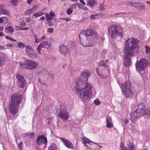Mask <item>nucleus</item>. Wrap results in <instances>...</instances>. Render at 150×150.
Instances as JSON below:
<instances>
[{"instance_id":"nucleus-12","label":"nucleus","mask_w":150,"mask_h":150,"mask_svg":"<svg viewBox=\"0 0 150 150\" xmlns=\"http://www.w3.org/2000/svg\"><path fill=\"white\" fill-rule=\"evenodd\" d=\"M58 138L62 141L63 144L67 147L71 149H74V145L69 140L63 137H58Z\"/></svg>"},{"instance_id":"nucleus-59","label":"nucleus","mask_w":150,"mask_h":150,"mask_svg":"<svg viewBox=\"0 0 150 150\" xmlns=\"http://www.w3.org/2000/svg\"><path fill=\"white\" fill-rule=\"evenodd\" d=\"M48 24L49 26H52L53 25L52 22L51 21H48Z\"/></svg>"},{"instance_id":"nucleus-54","label":"nucleus","mask_w":150,"mask_h":150,"mask_svg":"<svg viewBox=\"0 0 150 150\" xmlns=\"http://www.w3.org/2000/svg\"><path fill=\"white\" fill-rule=\"evenodd\" d=\"M3 20H4V21H5L6 23H7L8 21V18L7 17H2Z\"/></svg>"},{"instance_id":"nucleus-51","label":"nucleus","mask_w":150,"mask_h":150,"mask_svg":"<svg viewBox=\"0 0 150 150\" xmlns=\"http://www.w3.org/2000/svg\"><path fill=\"white\" fill-rule=\"evenodd\" d=\"M141 7H139L138 10H141L142 9H144L145 8V6L142 4L141 6Z\"/></svg>"},{"instance_id":"nucleus-53","label":"nucleus","mask_w":150,"mask_h":150,"mask_svg":"<svg viewBox=\"0 0 150 150\" xmlns=\"http://www.w3.org/2000/svg\"><path fill=\"white\" fill-rule=\"evenodd\" d=\"M94 103L96 105H99L100 104V102L98 100H95L94 101Z\"/></svg>"},{"instance_id":"nucleus-55","label":"nucleus","mask_w":150,"mask_h":150,"mask_svg":"<svg viewBox=\"0 0 150 150\" xmlns=\"http://www.w3.org/2000/svg\"><path fill=\"white\" fill-rule=\"evenodd\" d=\"M127 145L128 146H131V145H133L130 141H127Z\"/></svg>"},{"instance_id":"nucleus-5","label":"nucleus","mask_w":150,"mask_h":150,"mask_svg":"<svg viewBox=\"0 0 150 150\" xmlns=\"http://www.w3.org/2000/svg\"><path fill=\"white\" fill-rule=\"evenodd\" d=\"M108 32L111 38L115 39L117 37H122L123 29L116 25H112L109 27Z\"/></svg>"},{"instance_id":"nucleus-8","label":"nucleus","mask_w":150,"mask_h":150,"mask_svg":"<svg viewBox=\"0 0 150 150\" xmlns=\"http://www.w3.org/2000/svg\"><path fill=\"white\" fill-rule=\"evenodd\" d=\"M94 35H95V38L97 39L98 38V34L96 32L91 29H86L81 32L79 34V38H82Z\"/></svg>"},{"instance_id":"nucleus-28","label":"nucleus","mask_w":150,"mask_h":150,"mask_svg":"<svg viewBox=\"0 0 150 150\" xmlns=\"http://www.w3.org/2000/svg\"><path fill=\"white\" fill-rule=\"evenodd\" d=\"M41 47L44 48H46L48 45V43L46 41H43L39 45Z\"/></svg>"},{"instance_id":"nucleus-60","label":"nucleus","mask_w":150,"mask_h":150,"mask_svg":"<svg viewBox=\"0 0 150 150\" xmlns=\"http://www.w3.org/2000/svg\"><path fill=\"white\" fill-rule=\"evenodd\" d=\"M30 20H31L30 18L28 17L26 19V22L28 23L30 22Z\"/></svg>"},{"instance_id":"nucleus-50","label":"nucleus","mask_w":150,"mask_h":150,"mask_svg":"<svg viewBox=\"0 0 150 150\" xmlns=\"http://www.w3.org/2000/svg\"><path fill=\"white\" fill-rule=\"evenodd\" d=\"M27 135L29 136H30L29 137L30 138L33 137L34 135V133L32 132V133H27Z\"/></svg>"},{"instance_id":"nucleus-25","label":"nucleus","mask_w":150,"mask_h":150,"mask_svg":"<svg viewBox=\"0 0 150 150\" xmlns=\"http://www.w3.org/2000/svg\"><path fill=\"white\" fill-rule=\"evenodd\" d=\"M81 140H82L83 144H86L87 143L89 144L91 142L90 140L84 137H82Z\"/></svg>"},{"instance_id":"nucleus-41","label":"nucleus","mask_w":150,"mask_h":150,"mask_svg":"<svg viewBox=\"0 0 150 150\" xmlns=\"http://www.w3.org/2000/svg\"><path fill=\"white\" fill-rule=\"evenodd\" d=\"M17 2V0H12L11 2V3L13 6H16Z\"/></svg>"},{"instance_id":"nucleus-10","label":"nucleus","mask_w":150,"mask_h":150,"mask_svg":"<svg viewBox=\"0 0 150 150\" xmlns=\"http://www.w3.org/2000/svg\"><path fill=\"white\" fill-rule=\"evenodd\" d=\"M36 142L38 145H41L44 144L46 146L47 143V138L43 135H39L37 137Z\"/></svg>"},{"instance_id":"nucleus-62","label":"nucleus","mask_w":150,"mask_h":150,"mask_svg":"<svg viewBox=\"0 0 150 150\" xmlns=\"http://www.w3.org/2000/svg\"><path fill=\"white\" fill-rule=\"evenodd\" d=\"M3 17L0 18V23H2L4 22V21L3 20Z\"/></svg>"},{"instance_id":"nucleus-47","label":"nucleus","mask_w":150,"mask_h":150,"mask_svg":"<svg viewBox=\"0 0 150 150\" xmlns=\"http://www.w3.org/2000/svg\"><path fill=\"white\" fill-rule=\"evenodd\" d=\"M134 2H129L127 3V5L129 6H130L131 5L132 6L134 7Z\"/></svg>"},{"instance_id":"nucleus-32","label":"nucleus","mask_w":150,"mask_h":150,"mask_svg":"<svg viewBox=\"0 0 150 150\" xmlns=\"http://www.w3.org/2000/svg\"><path fill=\"white\" fill-rule=\"evenodd\" d=\"M44 12H40L34 13L33 16L35 17H40L44 15Z\"/></svg>"},{"instance_id":"nucleus-35","label":"nucleus","mask_w":150,"mask_h":150,"mask_svg":"<svg viewBox=\"0 0 150 150\" xmlns=\"http://www.w3.org/2000/svg\"><path fill=\"white\" fill-rule=\"evenodd\" d=\"M134 7L136 8L137 9L139 7H141V6L142 4L140 3L135 2H134Z\"/></svg>"},{"instance_id":"nucleus-15","label":"nucleus","mask_w":150,"mask_h":150,"mask_svg":"<svg viewBox=\"0 0 150 150\" xmlns=\"http://www.w3.org/2000/svg\"><path fill=\"white\" fill-rule=\"evenodd\" d=\"M79 38L80 40V42L81 44L83 46L85 47H92V46L94 44L92 45V44H89L90 40L88 39H86L85 41L84 40V38Z\"/></svg>"},{"instance_id":"nucleus-3","label":"nucleus","mask_w":150,"mask_h":150,"mask_svg":"<svg viewBox=\"0 0 150 150\" xmlns=\"http://www.w3.org/2000/svg\"><path fill=\"white\" fill-rule=\"evenodd\" d=\"M23 99V96L18 94L13 95L11 96L9 110L10 113L13 115L16 114L19 110V107Z\"/></svg>"},{"instance_id":"nucleus-39","label":"nucleus","mask_w":150,"mask_h":150,"mask_svg":"<svg viewBox=\"0 0 150 150\" xmlns=\"http://www.w3.org/2000/svg\"><path fill=\"white\" fill-rule=\"evenodd\" d=\"M73 12V10L72 8H68L67 10L66 13L69 15L71 14Z\"/></svg>"},{"instance_id":"nucleus-13","label":"nucleus","mask_w":150,"mask_h":150,"mask_svg":"<svg viewBox=\"0 0 150 150\" xmlns=\"http://www.w3.org/2000/svg\"><path fill=\"white\" fill-rule=\"evenodd\" d=\"M59 51L60 54L66 55L69 52V50L67 46L62 45L59 46Z\"/></svg>"},{"instance_id":"nucleus-58","label":"nucleus","mask_w":150,"mask_h":150,"mask_svg":"<svg viewBox=\"0 0 150 150\" xmlns=\"http://www.w3.org/2000/svg\"><path fill=\"white\" fill-rule=\"evenodd\" d=\"M49 15L51 17H53L55 16V14L53 12H50Z\"/></svg>"},{"instance_id":"nucleus-1","label":"nucleus","mask_w":150,"mask_h":150,"mask_svg":"<svg viewBox=\"0 0 150 150\" xmlns=\"http://www.w3.org/2000/svg\"><path fill=\"white\" fill-rule=\"evenodd\" d=\"M91 75L90 72L85 70L81 72L80 77L77 78L75 81V89L79 98L84 102L90 99V92L92 88L91 84L87 82L88 78Z\"/></svg>"},{"instance_id":"nucleus-36","label":"nucleus","mask_w":150,"mask_h":150,"mask_svg":"<svg viewBox=\"0 0 150 150\" xmlns=\"http://www.w3.org/2000/svg\"><path fill=\"white\" fill-rule=\"evenodd\" d=\"M18 147L20 150H22L23 148V142H20V143L18 144Z\"/></svg>"},{"instance_id":"nucleus-6","label":"nucleus","mask_w":150,"mask_h":150,"mask_svg":"<svg viewBox=\"0 0 150 150\" xmlns=\"http://www.w3.org/2000/svg\"><path fill=\"white\" fill-rule=\"evenodd\" d=\"M67 107L65 105H61L60 108L57 110V114L61 118L66 120H67L69 117V113L66 111Z\"/></svg>"},{"instance_id":"nucleus-11","label":"nucleus","mask_w":150,"mask_h":150,"mask_svg":"<svg viewBox=\"0 0 150 150\" xmlns=\"http://www.w3.org/2000/svg\"><path fill=\"white\" fill-rule=\"evenodd\" d=\"M16 78L18 79L17 85L19 87L23 88L26 83V81L23 76L18 74L16 76Z\"/></svg>"},{"instance_id":"nucleus-33","label":"nucleus","mask_w":150,"mask_h":150,"mask_svg":"<svg viewBox=\"0 0 150 150\" xmlns=\"http://www.w3.org/2000/svg\"><path fill=\"white\" fill-rule=\"evenodd\" d=\"M146 49L145 52L147 54L150 55V47H149L148 45H146L145 46Z\"/></svg>"},{"instance_id":"nucleus-29","label":"nucleus","mask_w":150,"mask_h":150,"mask_svg":"<svg viewBox=\"0 0 150 150\" xmlns=\"http://www.w3.org/2000/svg\"><path fill=\"white\" fill-rule=\"evenodd\" d=\"M138 108L139 110L141 109H145V105L143 103H142L139 104L138 106Z\"/></svg>"},{"instance_id":"nucleus-46","label":"nucleus","mask_w":150,"mask_h":150,"mask_svg":"<svg viewBox=\"0 0 150 150\" xmlns=\"http://www.w3.org/2000/svg\"><path fill=\"white\" fill-rule=\"evenodd\" d=\"M16 27H18V28H19L20 29L19 30H26L29 29V28L28 27H25L24 28H21V27H18L17 26H16Z\"/></svg>"},{"instance_id":"nucleus-52","label":"nucleus","mask_w":150,"mask_h":150,"mask_svg":"<svg viewBox=\"0 0 150 150\" xmlns=\"http://www.w3.org/2000/svg\"><path fill=\"white\" fill-rule=\"evenodd\" d=\"M26 25V23L24 21H22L20 23L21 26H25Z\"/></svg>"},{"instance_id":"nucleus-21","label":"nucleus","mask_w":150,"mask_h":150,"mask_svg":"<svg viewBox=\"0 0 150 150\" xmlns=\"http://www.w3.org/2000/svg\"><path fill=\"white\" fill-rule=\"evenodd\" d=\"M37 8L36 6L35 5L33 6L31 8L26 11L25 13V15L27 16L32 13L33 12L36 11Z\"/></svg>"},{"instance_id":"nucleus-31","label":"nucleus","mask_w":150,"mask_h":150,"mask_svg":"<svg viewBox=\"0 0 150 150\" xmlns=\"http://www.w3.org/2000/svg\"><path fill=\"white\" fill-rule=\"evenodd\" d=\"M17 46L19 48H24L26 46L22 42H20L17 44Z\"/></svg>"},{"instance_id":"nucleus-20","label":"nucleus","mask_w":150,"mask_h":150,"mask_svg":"<svg viewBox=\"0 0 150 150\" xmlns=\"http://www.w3.org/2000/svg\"><path fill=\"white\" fill-rule=\"evenodd\" d=\"M26 48V52L27 55L29 57L34 52V50L32 49L31 46L29 45H27L25 47Z\"/></svg>"},{"instance_id":"nucleus-42","label":"nucleus","mask_w":150,"mask_h":150,"mask_svg":"<svg viewBox=\"0 0 150 150\" xmlns=\"http://www.w3.org/2000/svg\"><path fill=\"white\" fill-rule=\"evenodd\" d=\"M42 48L41 47V46L40 45H39L37 48V51L38 53L40 54H41V48Z\"/></svg>"},{"instance_id":"nucleus-48","label":"nucleus","mask_w":150,"mask_h":150,"mask_svg":"<svg viewBox=\"0 0 150 150\" xmlns=\"http://www.w3.org/2000/svg\"><path fill=\"white\" fill-rule=\"evenodd\" d=\"M98 15V13L94 14V15H92L91 16V19H96V17Z\"/></svg>"},{"instance_id":"nucleus-30","label":"nucleus","mask_w":150,"mask_h":150,"mask_svg":"<svg viewBox=\"0 0 150 150\" xmlns=\"http://www.w3.org/2000/svg\"><path fill=\"white\" fill-rule=\"evenodd\" d=\"M9 12L4 8L0 12V13L3 15H9Z\"/></svg>"},{"instance_id":"nucleus-37","label":"nucleus","mask_w":150,"mask_h":150,"mask_svg":"<svg viewBox=\"0 0 150 150\" xmlns=\"http://www.w3.org/2000/svg\"><path fill=\"white\" fill-rule=\"evenodd\" d=\"M6 38L7 40H10L13 42H15L16 41V40L14 39L13 38L9 37L8 35H6Z\"/></svg>"},{"instance_id":"nucleus-19","label":"nucleus","mask_w":150,"mask_h":150,"mask_svg":"<svg viewBox=\"0 0 150 150\" xmlns=\"http://www.w3.org/2000/svg\"><path fill=\"white\" fill-rule=\"evenodd\" d=\"M26 48V52L27 55L29 57L34 52V50L32 49L31 46L29 45H27L25 47Z\"/></svg>"},{"instance_id":"nucleus-14","label":"nucleus","mask_w":150,"mask_h":150,"mask_svg":"<svg viewBox=\"0 0 150 150\" xmlns=\"http://www.w3.org/2000/svg\"><path fill=\"white\" fill-rule=\"evenodd\" d=\"M138 109H136L133 112L130 114V119L133 123L139 117V114L137 112Z\"/></svg>"},{"instance_id":"nucleus-49","label":"nucleus","mask_w":150,"mask_h":150,"mask_svg":"<svg viewBox=\"0 0 150 150\" xmlns=\"http://www.w3.org/2000/svg\"><path fill=\"white\" fill-rule=\"evenodd\" d=\"M54 29L53 28H48L47 30V31L48 33H53Z\"/></svg>"},{"instance_id":"nucleus-4","label":"nucleus","mask_w":150,"mask_h":150,"mask_svg":"<svg viewBox=\"0 0 150 150\" xmlns=\"http://www.w3.org/2000/svg\"><path fill=\"white\" fill-rule=\"evenodd\" d=\"M98 64L99 66L97 69V75L100 78H105L110 74L109 67L106 65L104 60L101 61L99 62Z\"/></svg>"},{"instance_id":"nucleus-9","label":"nucleus","mask_w":150,"mask_h":150,"mask_svg":"<svg viewBox=\"0 0 150 150\" xmlns=\"http://www.w3.org/2000/svg\"><path fill=\"white\" fill-rule=\"evenodd\" d=\"M149 62L146 59L142 58L139 61L137 62L135 64L136 69L139 71H142L145 67H147Z\"/></svg>"},{"instance_id":"nucleus-61","label":"nucleus","mask_w":150,"mask_h":150,"mask_svg":"<svg viewBox=\"0 0 150 150\" xmlns=\"http://www.w3.org/2000/svg\"><path fill=\"white\" fill-rule=\"evenodd\" d=\"M80 2L83 5H85V3L84 2V1L83 0H79Z\"/></svg>"},{"instance_id":"nucleus-44","label":"nucleus","mask_w":150,"mask_h":150,"mask_svg":"<svg viewBox=\"0 0 150 150\" xmlns=\"http://www.w3.org/2000/svg\"><path fill=\"white\" fill-rule=\"evenodd\" d=\"M89 44H92V45H93L94 44V45L92 46L93 47L96 45V42L95 40H91L89 41Z\"/></svg>"},{"instance_id":"nucleus-45","label":"nucleus","mask_w":150,"mask_h":150,"mask_svg":"<svg viewBox=\"0 0 150 150\" xmlns=\"http://www.w3.org/2000/svg\"><path fill=\"white\" fill-rule=\"evenodd\" d=\"M47 49L49 50H52L53 49V46L52 45L50 44H48Z\"/></svg>"},{"instance_id":"nucleus-23","label":"nucleus","mask_w":150,"mask_h":150,"mask_svg":"<svg viewBox=\"0 0 150 150\" xmlns=\"http://www.w3.org/2000/svg\"><path fill=\"white\" fill-rule=\"evenodd\" d=\"M107 124L106 127L107 128H110L111 127L112 125L110 123L111 121V117L109 116L107 117Z\"/></svg>"},{"instance_id":"nucleus-24","label":"nucleus","mask_w":150,"mask_h":150,"mask_svg":"<svg viewBox=\"0 0 150 150\" xmlns=\"http://www.w3.org/2000/svg\"><path fill=\"white\" fill-rule=\"evenodd\" d=\"M88 4L90 6L93 7L96 5V2L95 0H89L88 1Z\"/></svg>"},{"instance_id":"nucleus-40","label":"nucleus","mask_w":150,"mask_h":150,"mask_svg":"<svg viewBox=\"0 0 150 150\" xmlns=\"http://www.w3.org/2000/svg\"><path fill=\"white\" fill-rule=\"evenodd\" d=\"M34 38L35 43H38L40 42V40L36 34L34 35Z\"/></svg>"},{"instance_id":"nucleus-34","label":"nucleus","mask_w":150,"mask_h":150,"mask_svg":"<svg viewBox=\"0 0 150 150\" xmlns=\"http://www.w3.org/2000/svg\"><path fill=\"white\" fill-rule=\"evenodd\" d=\"M29 57L33 59H35L37 58V54L36 52H35L34 51L33 53L30 54V55Z\"/></svg>"},{"instance_id":"nucleus-18","label":"nucleus","mask_w":150,"mask_h":150,"mask_svg":"<svg viewBox=\"0 0 150 150\" xmlns=\"http://www.w3.org/2000/svg\"><path fill=\"white\" fill-rule=\"evenodd\" d=\"M138 112L139 114V116L140 117L145 115H148L150 114V111L148 110L143 109L139 110V112Z\"/></svg>"},{"instance_id":"nucleus-16","label":"nucleus","mask_w":150,"mask_h":150,"mask_svg":"<svg viewBox=\"0 0 150 150\" xmlns=\"http://www.w3.org/2000/svg\"><path fill=\"white\" fill-rule=\"evenodd\" d=\"M131 84L130 81L128 80L125 81L122 85V91L131 88Z\"/></svg>"},{"instance_id":"nucleus-2","label":"nucleus","mask_w":150,"mask_h":150,"mask_svg":"<svg viewBox=\"0 0 150 150\" xmlns=\"http://www.w3.org/2000/svg\"><path fill=\"white\" fill-rule=\"evenodd\" d=\"M139 43L138 40L134 38H129L125 41L123 62L125 67H128L131 65V57L138 53Z\"/></svg>"},{"instance_id":"nucleus-22","label":"nucleus","mask_w":150,"mask_h":150,"mask_svg":"<svg viewBox=\"0 0 150 150\" xmlns=\"http://www.w3.org/2000/svg\"><path fill=\"white\" fill-rule=\"evenodd\" d=\"M5 61L4 54L2 52H0V67L4 64L3 62Z\"/></svg>"},{"instance_id":"nucleus-7","label":"nucleus","mask_w":150,"mask_h":150,"mask_svg":"<svg viewBox=\"0 0 150 150\" xmlns=\"http://www.w3.org/2000/svg\"><path fill=\"white\" fill-rule=\"evenodd\" d=\"M20 66L22 68L29 70H33L35 69L38 65L37 62L30 60H27L25 62L19 63Z\"/></svg>"},{"instance_id":"nucleus-63","label":"nucleus","mask_w":150,"mask_h":150,"mask_svg":"<svg viewBox=\"0 0 150 150\" xmlns=\"http://www.w3.org/2000/svg\"><path fill=\"white\" fill-rule=\"evenodd\" d=\"M6 46L10 47H13V45L10 44H7L6 45Z\"/></svg>"},{"instance_id":"nucleus-38","label":"nucleus","mask_w":150,"mask_h":150,"mask_svg":"<svg viewBox=\"0 0 150 150\" xmlns=\"http://www.w3.org/2000/svg\"><path fill=\"white\" fill-rule=\"evenodd\" d=\"M45 15L47 21L53 19V18L51 17L48 13H45Z\"/></svg>"},{"instance_id":"nucleus-43","label":"nucleus","mask_w":150,"mask_h":150,"mask_svg":"<svg viewBox=\"0 0 150 150\" xmlns=\"http://www.w3.org/2000/svg\"><path fill=\"white\" fill-rule=\"evenodd\" d=\"M99 10L100 11H103L105 10V8L104 6L102 4H101L99 7Z\"/></svg>"},{"instance_id":"nucleus-17","label":"nucleus","mask_w":150,"mask_h":150,"mask_svg":"<svg viewBox=\"0 0 150 150\" xmlns=\"http://www.w3.org/2000/svg\"><path fill=\"white\" fill-rule=\"evenodd\" d=\"M122 91L126 96V97L127 98L131 99L132 98L133 96V93L132 91L131 90V88Z\"/></svg>"},{"instance_id":"nucleus-27","label":"nucleus","mask_w":150,"mask_h":150,"mask_svg":"<svg viewBox=\"0 0 150 150\" xmlns=\"http://www.w3.org/2000/svg\"><path fill=\"white\" fill-rule=\"evenodd\" d=\"M5 29L11 33H13L14 31V28L11 26H7Z\"/></svg>"},{"instance_id":"nucleus-64","label":"nucleus","mask_w":150,"mask_h":150,"mask_svg":"<svg viewBox=\"0 0 150 150\" xmlns=\"http://www.w3.org/2000/svg\"><path fill=\"white\" fill-rule=\"evenodd\" d=\"M124 122L125 124H127L129 122V120L127 119H125L124 121Z\"/></svg>"},{"instance_id":"nucleus-26","label":"nucleus","mask_w":150,"mask_h":150,"mask_svg":"<svg viewBox=\"0 0 150 150\" xmlns=\"http://www.w3.org/2000/svg\"><path fill=\"white\" fill-rule=\"evenodd\" d=\"M57 146L54 143L52 144L48 147L49 150H57Z\"/></svg>"},{"instance_id":"nucleus-56","label":"nucleus","mask_w":150,"mask_h":150,"mask_svg":"<svg viewBox=\"0 0 150 150\" xmlns=\"http://www.w3.org/2000/svg\"><path fill=\"white\" fill-rule=\"evenodd\" d=\"M4 4H2L0 5V12L4 8Z\"/></svg>"},{"instance_id":"nucleus-57","label":"nucleus","mask_w":150,"mask_h":150,"mask_svg":"<svg viewBox=\"0 0 150 150\" xmlns=\"http://www.w3.org/2000/svg\"><path fill=\"white\" fill-rule=\"evenodd\" d=\"M134 146L133 145H131V146H128V150H135L134 148Z\"/></svg>"}]
</instances>
